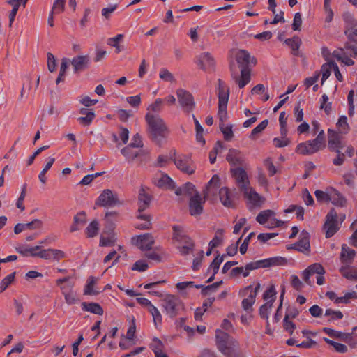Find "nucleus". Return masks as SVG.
<instances>
[{"instance_id":"1","label":"nucleus","mask_w":357,"mask_h":357,"mask_svg":"<svg viewBox=\"0 0 357 357\" xmlns=\"http://www.w3.org/2000/svg\"><path fill=\"white\" fill-rule=\"evenodd\" d=\"M235 58L238 64L241 68V77H238L237 74L234 73L232 67H231V75L238 87L242 89L248 84L251 79L250 70L248 68V64L251 62L253 65H255L257 60L255 58L250 59L249 52L245 50H238L236 53Z\"/></svg>"},{"instance_id":"2","label":"nucleus","mask_w":357,"mask_h":357,"mask_svg":"<svg viewBox=\"0 0 357 357\" xmlns=\"http://www.w3.org/2000/svg\"><path fill=\"white\" fill-rule=\"evenodd\" d=\"M148 125V134L149 138L155 144L160 145L168 134L169 130L164 120L158 115L148 112L145 116Z\"/></svg>"},{"instance_id":"3","label":"nucleus","mask_w":357,"mask_h":357,"mask_svg":"<svg viewBox=\"0 0 357 357\" xmlns=\"http://www.w3.org/2000/svg\"><path fill=\"white\" fill-rule=\"evenodd\" d=\"M325 148V135L321 130L313 140H308L297 145L296 152L301 155H312Z\"/></svg>"},{"instance_id":"4","label":"nucleus","mask_w":357,"mask_h":357,"mask_svg":"<svg viewBox=\"0 0 357 357\" xmlns=\"http://www.w3.org/2000/svg\"><path fill=\"white\" fill-rule=\"evenodd\" d=\"M162 307L165 313L171 318L178 315L184 310L183 301L176 296L167 294L162 300Z\"/></svg>"},{"instance_id":"5","label":"nucleus","mask_w":357,"mask_h":357,"mask_svg":"<svg viewBox=\"0 0 357 357\" xmlns=\"http://www.w3.org/2000/svg\"><path fill=\"white\" fill-rule=\"evenodd\" d=\"M218 116L220 121H227V103L229 96V89L226 86L224 82L219 79L218 80Z\"/></svg>"},{"instance_id":"6","label":"nucleus","mask_w":357,"mask_h":357,"mask_svg":"<svg viewBox=\"0 0 357 357\" xmlns=\"http://www.w3.org/2000/svg\"><path fill=\"white\" fill-rule=\"evenodd\" d=\"M95 204L100 207L112 208L123 205V201L119 199L116 192L110 189H105L98 196Z\"/></svg>"},{"instance_id":"7","label":"nucleus","mask_w":357,"mask_h":357,"mask_svg":"<svg viewBox=\"0 0 357 357\" xmlns=\"http://www.w3.org/2000/svg\"><path fill=\"white\" fill-rule=\"evenodd\" d=\"M338 215L335 208H332L326 216L323 226L326 238L332 237L340 229L337 222Z\"/></svg>"},{"instance_id":"8","label":"nucleus","mask_w":357,"mask_h":357,"mask_svg":"<svg viewBox=\"0 0 357 357\" xmlns=\"http://www.w3.org/2000/svg\"><path fill=\"white\" fill-rule=\"evenodd\" d=\"M178 102L184 112L190 113L195 107V102L192 94L187 90L178 89L176 90Z\"/></svg>"},{"instance_id":"9","label":"nucleus","mask_w":357,"mask_h":357,"mask_svg":"<svg viewBox=\"0 0 357 357\" xmlns=\"http://www.w3.org/2000/svg\"><path fill=\"white\" fill-rule=\"evenodd\" d=\"M174 158H171L178 169L188 174H192L195 172V166L191 158L187 155H181L176 157V153H174Z\"/></svg>"},{"instance_id":"10","label":"nucleus","mask_w":357,"mask_h":357,"mask_svg":"<svg viewBox=\"0 0 357 357\" xmlns=\"http://www.w3.org/2000/svg\"><path fill=\"white\" fill-rule=\"evenodd\" d=\"M343 20L346 24L345 35L349 40L357 43V21L349 12L343 14Z\"/></svg>"},{"instance_id":"11","label":"nucleus","mask_w":357,"mask_h":357,"mask_svg":"<svg viewBox=\"0 0 357 357\" xmlns=\"http://www.w3.org/2000/svg\"><path fill=\"white\" fill-rule=\"evenodd\" d=\"M231 174L241 191L246 190L250 187V181L247 172L242 167L231 168Z\"/></svg>"},{"instance_id":"12","label":"nucleus","mask_w":357,"mask_h":357,"mask_svg":"<svg viewBox=\"0 0 357 357\" xmlns=\"http://www.w3.org/2000/svg\"><path fill=\"white\" fill-rule=\"evenodd\" d=\"M206 198L201 197L199 192L190 198L189 201V212L192 216L199 215L203 212V204L205 203Z\"/></svg>"},{"instance_id":"13","label":"nucleus","mask_w":357,"mask_h":357,"mask_svg":"<svg viewBox=\"0 0 357 357\" xmlns=\"http://www.w3.org/2000/svg\"><path fill=\"white\" fill-rule=\"evenodd\" d=\"M333 57H335L338 61H341L346 66H350L354 64V61L350 59L351 56H356L354 55L351 50H346L344 47H340L334 50L332 53Z\"/></svg>"},{"instance_id":"14","label":"nucleus","mask_w":357,"mask_h":357,"mask_svg":"<svg viewBox=\"0 0 357 357\" xmlns=\"http://www.w3.org/2000/svg\"><path fill=\"white\" fill-rule=\"evenodd\" d=\"M340 133L332 130H328V146L331 151H336L344 147V144L341 141Z\"/></svg>"},{"instance_id":"15","label":"nucleus","mask_w":357,"mask_h":357,"mask_svg":"<svg viewBox=\"0 0 357 357\" xmlns=\"http://www.w3.org/2000/svg\"><path fill=\"white\" fill-rule=\"evenodd\" d=\"M197 63L201 69L207 70H213L215 62L212 55L209 52H206L199 55Z\"/></svg>"},{"instance_id":"16","label":"nucleus","mask_w":357,"mask_h":357,"mask_svg":"<svg viewBox=\"0 0 357 357\" xmlns=\"http://www.w3.org/2000/svg\"><path fill=\"white\" fill-rule=\"evenodd\" d=\"M73 66L74 73H77L88 68L90 58L88 55H79L75 56L70 61Z\"/></svg>"},{"instance_id":"17","label":"nucleus","mask_w":357,"mask_h":357,"mask_svg":"<svg viewBox=\"0 0 357 357\" xmlns=\"http://www.w3.org/2000/svg\"><path fill=\"white\" fill-rule=\"evenodd\" d=\"M38 257L46 260H56L59 261L66 257L63 251L56 249H47L42 250L38 252Z\"/></svg>"},{"instance_id":"18","label":"nucleus","mask_w":357,"mask_h":357,"mask_svg":"<svg viewBox=\"0 0 357 357\" xmlns=\"http://www.w3.org/2000/svg\"><path fill=\"white\" fill-rule=\"evenodd\" d=\"M73 282H68L67 285L61 286L65 301L69 305H73L79 301L76 293L73 290Z\"/></svg>"},{"instance_id":"19","label":"nucleus","mask_w":357,"mask_h":357,"mask_svg":"<svg viewBox=\"0 0 357 357\" xmlns=\"http://www.w3.org/2000/svg\"><path fill=\"white\" fill-rule=\"evenodd\" d=\"M257 268H268L274 266H283L287 264V259L282 257H273L262 260L256 261Z\"/></svg>"},{"instance_id":"20","label":"nucleus","mask_w":357,"mask_h":357,"mask_svg":"<svg viewBox=\"0 0 357 357\" xmlns=\"http://www.w3.org/2000/svg\"><path fill=\"white\" fill-rule=\"evenodd\" d=\"M135 244L142 250H150L154 244V239L151 234L146 233L138 236Z\"/></svg>"},{"instance_id":"21","label":"nucleus","mask_w":357,"mask_h":357,"mask_svg":"<svg viewBox=\"0 0 357 357\" xmlns=\"http://www.w3.org/2000/svg\"><path fill=\"white\" fill-rule=\"evenodd\" d=\"M220 186V178L217 174H215L208 182L205 189L203 190V196H204V198H207L211 195H214Z\"/></svg>"},{"instance_id":"22","label":"nucleus","mask_w":357,"mask_h":357,"mask_svg":"<svg viewBox=\"0 0 357 357\" xmlns=\"http://www.w3.org/2000/svg\"><path fill=\"white\" fill-rule=\"evenodd\" d=\"M215 339L217 347L220 351H223L228 347L227 344H230V342L234 340H230V335L228 333L219 329L215 331Z\"/></svg>"},{"instance_id":"23","label":"nucleus","mask_w":357,"mask_h":357,"mask_svg":"<svg viewBox=\"0 0 357 357\" xmlns=\"http://www.w3.org/2000/svg\"><path fill=\"white\" fill-rule=\"evenodd\" d=\"M294 246H297V251L305 253L309 252L310 250V235L305 231H302L300 234V239L294 243Z\"/></svg>"},{"instance_id":"24","label":"nucleus","mask_w":357,"mask_h":357,"mask_svg":"<svg viewBox=\"0 0 357 357\" xmlns=\"http://www.w3.org/2000/svg\"><path fill=\"white\" fill-rule=\"evenodd\" d=\"M172 240L180 243L190 242V241H191V238L187 235L184 230L183 227L181 225H174L172 227Z\"/></svg>"},{"instance_id":"25","label":"nucleus","mask_w":357,"mask_h":357,"mask_svg":"<svg viewBox=\"0 0 357 357\" xmlns=\"http://www.w3.org/2000/svg\"><path fill=\"white\" fill-rule=\"evenodd\" d=\"M151 197L142 188L138 196V213H142L150 206Z\"/></svg>"},{"instance_id":"26","label":"nucleus","mask_w":357,"mask_h":357,"mask_svg":"<svg viewBox=\"0 0 357 357\" xmlns=\"http://www.w3.org/2000/svg\"><path fill=\"white\" fill-rule=\"evenodd\" d=\"M226 357H243V353L239 347V344L236 340L230 342V345L227 347L223 351H220Z\"/></svg>"},{"instance_id":"27","label":"nucleus","mask_w":357,"mask_h":357,"mask_svg":"<svg viewBox=\"0 0 357 357\" xmlns=\"http://www.w3.org/2000/svg\"><path fill=\"white\" fill-rule=\"evenodd\" d=\"M220 200L223 206L227 208H234V202L231 197L229 189L227 187H222L219 190Z\"/></svg>"},{"instance_id":"28","label":"nucleus","mask_w":357,"mask_h":357,"mask_svg":"<svg viewBox=\"0 0 357 357\" xmlns=\"http://www.w3.org/2000/svg\"><path fill=\"white\" fill-rule=\"evenodd\" d=\"M226 160L232 165H242L244 162V158L241 154L240 151L234 149H230L229 150Z\"/></svg>"},{"instance_id":"29","label":"nucleus","mask_w":357,"mask_h":357,"mask_svg":"<svg viewBox=\"0 0 357 357\" xmlns=\"http://www.w3.org/2000/svg\"><path fill=\"white\" fill-rule=\"evenodd\" d=\"M329 199L333 205L343 207L347 204L346 198L337 190L334 188L330 189Z\"/></svg>"},{"instance_id":"30","label":"nucleus","mask_w":357,"mask_h":357,"mask_svg":"<svg viewBox=\"0 0 357 357\" xmlns=\"http://www.w3.org/2000/svg\"><path fill=\"white\" fill-rule=\"evenodd\" d=\"M28 0H7V3L13 7L10 14H9V26H12V24L15 20V16L18 11L20 6L22 4L24 7H25L26 2Z\"/></svg>"},{"instance_id":"31","label":"nucleus","mask_w":357,"mask_h":357,"mask_svg":"<svg viewBox=\"0 0 357 357\" xmlns=\"http://www.w3.org/2000/svg\"><path fill=\"white\" fill-rule=\"evenodd\" d=\"M356 255V251L349 248L346 244L342 245L340 260L344 264L351 263Z\"/></svg>"},{"instance_id":"32","label":"nucleus","mask_w":357,"mask_h":357,"mask_svg":"<svg viewBox=\"0 0 357 357\" xmlns=\"http://www.w3.org/2000/svg\"><path fill=\"white\" fill-rule=\"evenodd\" d=\"M82 309L84 311L90 312L98 315H102L104 313L102 307L97 303L83 302L82 303Z\"/></svg>"},{"instance_id":"33","label":"nucleus","mask_w":357,"mask_h":357,"mask_svg":"<svg viewBox=\"0 0 357 357\" xmlns=\"http://www.w3.org/2000/svg\"><path fill=\"white\" fill-rule=\"evenodd\" d=\"M245 197L254 205L259 206L261 205V197L258 193H257L252 188L248 187L246 190L242 191Z\"/></svg>"},{"instance_id":"34","label":"nucleus","mask_w":357,"mask_h":357,"mask_svg":"<svg viewBox=\"0 0 357 357\" xmlns=\"http://www.w3.org/2000/svg\"><path fill=\"white\" fill-rule=\"evenodd\" d=\"M134 147L128 144L126 147L121 150V154L125 156L128 160H134L137 157L144 153V151L140 150L139 151H134Z\"/></svg>"},{"instance_id":"35","label":"nucleus","mask_w":357,"mask_h":357,"mask_svg":"<svg viewBox=\"0 0 357 357\" xmlns=\"http://www.w3.org/2000/svg\"><path fill=\"white\" fill-rule=\"evenodd\" d=\"M284 43L291 48L292 54L294 56H298V50L302 44V41L298 36L286 39Z\"/></svg>"},{"instance_id":"36","label":"nucleus","mask_w":357,"mask_h":357,"mask_svg":"<svg viewBox=\"0 0 357 357\" xmlns=\"http://www.w3.org/2000/svg\"><path fill=\"white\" fill-rule=\"evenodd\" d=\"M40 249V246L36 245L31 248H26L24 246H20L16 248V250L18 253L24 257L32 256V257H38V252Z\"/></svg>"},{"instance_id":"37","label":"nucleus","mask_w":357,"mask_h":357,"mask_svg":"<svg viewBox=\"0 0 357 357\" xmlns=\"http://www.w3.org/2000/svg\"><path fill=\"white\" fill-rule=\"evenodd\" d=\"M223 282L222 280L216 282L215 283H213L212 284L208 285V286H204L202 284H198L195 286V288L197 289H202V294L203 296H206L209 294L211 292H215L217 291L218 288L220 287L222 284Z\"/></svg>"},{"instance_id":"38","label":"nucleus","mask_w":357,"mask_h":357,"mask_svg":"<svg viewBox=\"0 0 357 357\" xmlns=\"http://www.w3.org/2000/svg\"><path fill=\"white\" fill-rule=\"evenodd\" d=\"M105 231L101 235L100 238V246H112L116 243L117 238L116 234L113 232L108 234L107 236H105Z\"/></svg>"},{"instance_id":"39","label":"nucleus","mask_w":357,"mask_h":357,"mask_svg":"<svg viewBox=\"0 0 357 357\" xmlns=\"http://www.w3.org/2000/svg\"><path fill=\"white\" fill-rule=\"evenodd\" d=\"M323 331L331 337L339 339L342 341L347 340L348 333L335 331L331 328H324Z\"/></svg>"},{"instance_id":"40","label":"nucleus","mask_w":357,"mask_h":357,"mask_svg":"<svg viewBox=\"0 0 357 357\" xmlns=\"http://www.w3.org/2000/svg\"><path fill=\"white\" fill-rule=\"evenodd\" d=\"M336 126L338 129V132L340 134H347L349 131V126L347 123V118L346 116H341L337 123Z\"/></svg>"},{"instance_id":"41","label":"nucleus","mask_w":357,"mask_h":357,"mask_svg":"<svg viewBox=\"0 0 357 357\" xmlns=\"http://www.w3.org/2000/svg\"><path fill=\"white\" fill-rule=\"evenodd\" d=\"M96 280L93 276H90L88 279L86 285L84 289V294L85 295H98V291L94 290L93 287L96 284Z\"/></svg>"},{"instance_id":"42","label":"nucleus","mask_w":357,"mask_h":357,"mask_svg":"<svg viewBox=\"0 0 357 357\" xmlns=\"http://www.w3.org/2000/svg\"><path fill=\"white\" fill-rule=\"evenodd\" d=\"M156 185L160 188H167L170 189L174 188V181L167 174L162 175L160 178L158 180Z\"/></svg>"},{"instance_id":"43","label":"nucleus","mask_w":357,"mask_h":357,"mask_svg":"<svg viewBox=\"0 0 357 357\" xmlns=\"http://www.w3.org/2000/svg\"><path fill=\"white\" fill-rule=\"evenodd\" d=\"M55 161V158L53 157L48 158V161L46 163L45 167L42 169L38 175V178L43 184H45L47 181V178L45 176L46 172L52 167V165Z\"/></svg>"},{"instance_id":"44","label":"nucleus","mask_w":357,"mask_h":357,"mask_svg":"<svg viewBox=\"0 0 357 357\" xmlns=\"http://www.w3.org/2000/svg\"><path fill=\"white\" fill-rule=\"evenodd\" d=\"M275 215V212L272 210H264L261 211L257 216L256 220L261 225H264L267 220Z\"/></svg>"},{"instance_id":"45","label":"nucleus","mask_w":357,"mask_h":357,"mask_svg":"<svg viewBox=\"0 0 357 357\" xmlns=\"http://www.w3.org/2000/svg\"><path fill=\"white\" fill-rule=\"evenodd\" d=\"M99 224L97 220H93L86 228V234L89 238H93L98 234Z\"/></svg>"},{"instance_id":"46","label":"nucleus","mask_w":357,"mask_h":357,"mask_svg":"<svg viewBox=\"0 0 357 357\" xmlns=\"http://www.w3.org/2000/svg\"><path fill=\"white\" fill-rule=\"evenodd\" d=\"M226 121H220L219 127L224 135L225 139L227 141L230 140L232 137L234 136L233 131H232V126H225V122Z\"/></svg>"},{"instance_id":"47","label":"nucleus","mask_w":357,"mask_h":357,"mask_svg":"<svg viewBox=\"0 0 357 357\" xmlns=\"http://www.w3.org/2000/svg\"><path fill=\"white\" fill-rule=\"evenodd\" d=\"M323 340L327 344L333 346L337 352H339L341 354H344L348 350L347 346L343 344L336 342L331 340L327 337H324Z\"/></svg>"},{"instance_id":"48","label":"nucleus","mask_w":357,"mask_h":357,"mask_svg":"<svg viewBox=\"0 0 357 357\" xmlns=\"http://www.w3.org/2000/svg\"><path fill=\"white\" fill-rule=\"evenodd\" d=\"M15 272H13L12 273L8 275L5 278H3L0 282V293L4 291L8 286L12 283V282L15 280Z\"/></svg>"},{"instance_id":"49","label":"nucleus","mask_w":357,"mask_h":357,"mask_svg":"<svg viewBox=\"0 0 357 357\" xmlns=\"http://www.w3.org/2000/svg\"><path fill=\"white\" fill-rule=\"evenodd\" d=\"M273 306V301H268L266 303L262 305L259 308V315L261 319L268 320V310Z\"/></svg>"},{"instance_id":"50","label":"nucleus","mask_w":357,"mask_h":357,"mask_svg":"<svg viewBox=\"0 0 357 357\" xmlns=\"http://www.w3.org/2000/svg\"><path fill=\"white\" fill-rule=\"evenodd\" d=\"M149 311L151 314L153 321L155 326L157 324H161L162 322V315L158 308L154 306L153 304L149 307Z\"/></svg>"},{"instance_id":"51","label":"nucleus","mask_w":357,"mask_h":357,"mask_svg":"<svg viewBox=\"0 0 357 357\" xmlns=\"http://www.w3.org/2000/svg\"><path fill=\"white\" fill-rule=\"evenodd\" d=\"M268 121L267 119L261 121L257 126H256L251 132L250 135V139H255V135L261 133L268 126Z\"/></svg>"},{"instance_id":"52","label":"nucleus","mask_w":357,"mask_h":357,"mask_svg":"<svg viewBox=\"0 0 357 357\" xmlns=\"http://www.w3.org/2000/svg\"><path fill=\"white\" fill-rule=\"evenodd\" d=\"M307 269L310 271L312 275L314 274L324 275L325 273L324 267L319 263H314L309 266Z\"/></svg>"},{"instance_id":"53","label":"nucleus","mask_w":357,"mask_h":357,"mask_svg":"<svg viewBox=\"0 0 357 357\" xmlns=\"http://www.w3.org/2000/svg\"><path fill=\"white\" fill-rule=\"evenodd\" d=\"M96 117L95 113H88L85 116H80L77 119L79 123L83 126H89Z\"/></svg>"},{"instance_id":"54","label":"nucleus","mask_w":357,"mask_h":357,"mask_svg":"<svg viewBox=\"0 0 357 357\" xmlns=\"http://www.w3.org/2000/svg\"><path fill=\"white\" fill-rule=\"evenodd\" d=\"M223 232L224 231L222 229H218L216 231L214 238L209 242V246L211 247V248L217 247L220 243Z\"/></svg>"},{"instance_id":"55","label":"nucleus","mask_w":357,"mask_h":357,"mask_svg":"<svg viewBox=\"0 0 357 357\" xmlns=\"http://www.w3.org/2000/svg\"><path fill=\"white\" fill-rule=\"evenodd\" d=\"M26 187L27 184L25 183L23 185L20 195L16 203V206L18 208H20L22 211H23L25 209L23 202L26 193Z\"/></svg>"},{"instance_id":"56","label":"nucleus","mask_w":357,"mask_h":357,"mask_svg":"<svg viewBox=\"0 0 357 357\" xmlns=\"http://www.w3.org/2000/svg\"><path fill=\"white\" fill-rule=\"evenodd\" d=\"M255 302V294H250L247 298L242 301V307L245 311H248L252 308Z\"/></svg>"},{"instance_id":"57","label":"nucleus","mask_w":357,"mask_h":357,"mask_svg":"<svg viewBox=\"0 0 357 357\" xmlns=\"http://www.w3.org/2000/svg\"><path fill=\"white\" fill-rule=\"evenodd\" d=\"M159 77L166 82H174L175 79L173 75L167 69L162 68L159 73Z\"/></svg>"},{"instance_id":"58","label":"nucleus","mask_w":357,"mask_h":357,"mask_svg":"<svg viewBox=\"0 0 357 357\" xmlns=\"http://www.w3.org/2000/svg\"><path fill=\"white\" fill-rule=\"evenodd\" d=\"M276 291L274 285H271L264 294L263 299L267 301H273V303L275 300Z\"/></svg>"},{"instance_id":"59","label":"nucleus","mask_w":357,"mask_h":357,"mask_svg":"<svg viewBox=\"0 0 357 357\" xmlns=\"http://www.w3.org/2000/svg\"><path fill=\"white\" fill-rule=\"evenodd\" d=\"M183 188L184 195L190 196V197L193 196L196 192H198L195 189V185L190 182H187L186 183H185L183 185Z\"/></svg>"},{"instance_id":"60","label":"nucleus","mask_w":357,"mask_h":357,"mask_svg":"<svg viewBox=\"0 0 357 357\" xmlns=\"http://www.w3.org/2000/svg\"><path fill=\"white\" fill-rule=\"evenodd\" d=\"M65 1L55 0L52 8V13L55 14H59L64 10Z\"/></svg>"},{"instance_id":"61","label":"nucleus","mask_w":357,"mask_h":357,"mask_svg":"<svg viewBox=\"0 0 357 357\" xmlns=\"http://www.w3.org/2000/svg\"><path fill=\"white\" fill-rule=\"evenodd\" d=\"M340 271L342 275L347 279L357 280V271H349L345 267H342Z\"/></svg>"},{"instance_id":"62","label":"nucleus","mask_w":357,"mask_h":357,"mask_svg":"<svg viewBox=\"0 0 357 357\" xmlns=\"http://www.w3.org/2000/svg\"><path fill=\"white\" fill-rule=\"evenodd\" d=\"M315 197L319 202H329L330 190L325 192L320 190H317L314 192Z\"/></svg>"},{"instance_id":"63","label":"nucleus","mask_w":357,"mask_h":357,"mask_svg":"<svg viewBox=\"0 0 357 357\" xmlns=\"http://www.w3.org/2000/svg\"><path fill=\"white\" fill-rule=\"evenodd\" d=\"M73 221L75 223L83 226L86 222V215L84 211H81L77 213L74 218Z\"/></svg>"},{"instance_id":"64","label":"nucleus","mask_w":357,"mask_h":357,"mask_svg":"<svg viewBox=\"0 0 357 357\" xmlns=\"http://www.w3.org/2000/svg\"><path fill=\"white\" fill-rule=\"evenodd\" d=\"M356 328L357 327H354L351 333H348L349 336L347 337V340H344V342L352 348L357 347V335H354V331L356 329Z\"/></svg>"}]
</instances>
